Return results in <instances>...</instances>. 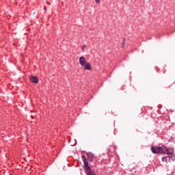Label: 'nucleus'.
Segmentation results:
<instances>
[{
	"label": "nucleus",
	"mask_w": 175,
	"mask_h": 175,
	"mask_svg": "<svg viewBox=\"0 0 175 175\" xmlns=\"http://www.w3.org/2000/svg\"><path fill=\"white\" fill-rule=\"evenodd\" d=\"M29 80L33 84H38L39 83V79H38V77H35L33 75H31L29 77Z\"/></svg>",
	"instance_id": "obj_4"
},
{
	"label": "nucleus",
	"mask_w": 175,
	"mask_h": 175,
	"mask_svg": "<svg viewBox=\"0 0 175 175\" xmlns=\"http://www.w3.org/2000/svg\"><path fill=\"white\" fill-rule=\"evenodd\" d=\"M83 66L85 70H91L92 69L91 64L89 62H87Z\"/></svg>",
	"instance_id": "obj_7"
},
{
	"label": "nucleus",
	"mask_w": 175,
	"mask_h": 175,
	"mask_svg": "<svg viewBox=\"0 0 175 175\" xmlns=\"http://www.w3.org/2000/svg\"><path fill=\"white\" fill-rule=\"evenodd\" d=\"M87 159L89 161V162H93L94 161V154H92L91 152H89L86 154Z\"/></svg>",
	"instance_id": "obj_5"
},
{
	"label": "nucleus",
	"mask_w": 175,
	"mask_h": 175,
	"mask_svg": "<svg viewBox=\"0 0 175 175\" xmlns=\"http://www.w3.org/2000/svg\"><path fill=\"white\" fill-rule=\"evenodd\" d=\"M82 161L84 163V167H85V173L86 175H96L95 173V171L92 170L91 169V167L88 165V161H87V157L83 155L81 156Z\"/></svg>",
	"instance_id": "obj_2"
},
{
	"label": "nucleus",
	"mask_w": 175,
	"mask_h": 175,
	"mask_svg": "<svg viewBox=\"0 0 175 175\" xmlns=\"http://www.w3.org/2000/svg\"><path fill=\"white\" fill-rule=\"evenodd\" d=\"M44 9H46V7H44Z\"/></svg>",
	"instance_id": "obj_11"
},
{
	"label": "nucleus",
	"mask_w": 175,
	"mask_h": 175,
	"mask_svg": "<svg viewBox=\"0 0 175 175\" xmlns=\"http://www.w3.org/2000/svg\"><path fill=\"white\" fill-rule=\"evenodd\" d=\"M87 49V46H86V45L82 46V47H81L82 51H84V49Z\"/></svg>",
	"instance_id": "obj_9"
},
{
	"label": "nucleus",
	"mask_w": 175,
	"mask_h": 175,
	"mask_svg": "<svg viewBox=\"0 0 175 175\" xmlns=\"http://www.w3.org/2000/svg\"><path fill=\"white\" fill-rule=\"evenodd\" d=\"M151 151L153 154H166L167 155H173L174 149L167 148L165 145L162 146H151Z\"/></svg>",
	"instance_id": "obj_1"
},
{
	"label": "nucleus",
	"mask_w": 175,
	"mask_h": 175,
	"mask_svg": "<svg viewBox=\"0 0 175 175\" xmlns=\"http://www.w3.org/2000/svg\"><path fill=\"white\" fill-rule=\"evenodd\" d=\"M170 155L171 156L162 157L163 162H166V163H168V162H174L175 157L173 156V154H170Z\"/></svg>",
	"instance_id": "obj_3"
},
{
	"label": "nucleus",
	"mask_w": 175,
	"mask_h": 175,
	"mask_svg": "<svg viewBox=\"0 0 175 175\" xmlns=\"http://www.w3.org/2000/svg\"><path fill=\"white\" fill-rule=\"evenodd\" d=\"M79 64L81 66H84L85 64H87V60L85 59V57L81 56L79 58Z\"/></svg>",
	"instance_id": "obj_6"
},
{
	"label": "nucleus",
	"mask_w": 175,
	"mask_h": 175,
	"mask_svg": "<svg viewBox=\"0 0 175 175\" xmlns=\"http://www.w3.org/2000/svg\"><path fill=\"white\" fill-rule=\"evenodd\" d=\"M96 3H100V0H95Z\"/></svg>",
	"instance_id": "obj_10"
},
{
	"label": "nucleus",
	"mask_w": 175,
	"mask_h": 175,
	"mask_svg": "<svg viewBox=\"0 0 175 175\" xmlns=\"http://www.w3.org/2000/svg\"><path fill=\"white\" fill-rule=\"evenodd\" d=\"M124 47H125V40L123 38L122 42V49H124Z\"/></svg>",
	"instance_id": "obj_8"
}]
</instances>
